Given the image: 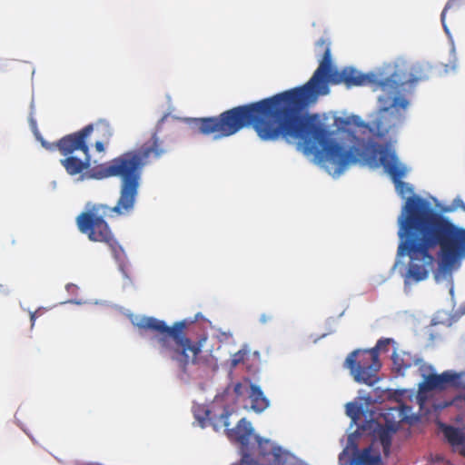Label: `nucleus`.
<instances>
[{
	"mask_svg": "<svg viewBox=\"0 0 465 465\" xmlns=\"http://www.w3.org/2000/svg\"><path fill=\"white\" fill-rule=\"evenodd\" d=\"M440 428L447 441L452 447H465V432L451 425L440 424Z\"/></svg>",
	"mask_w": 465,
	"mask_h": 465,
	"instance_id": "obj_14",
	"label": "nucleus"
},
{
	"mask_svg": "<svg viewBox=\"0 0 465 465\" xmlns=\"http://www.w3.org/2000/svg\"><path fill=\"white\" fill-rule=\"evenodd\" d=\"M272 320V316L270 314H262L260 317V322L263 324L271 322Z\"/></svg>",
	"mask_w": 465,
	"mask_h": 465,
	"instance_id": "obj_27",
	"label": "nucleus"
},
{
	"mask_svg": "<svg viewBox=\"0 0 465 465\" xmlns=\"http://www.w3.org/2000/svg\"><path fill=\"white\" fill-rule=\"evenodd\" d=\"M394 371L401 375H403L405 371L410 369L413 364H418L420 360L414 359L412 355L405 351H394L391 355Z\"/></svg>",
	"mask_w": 465,
	"mask_h": 465,
	"instance_id": "obj_11",
	"label": "nucleus"
},
{
	"mask_svg": "<svg viewBox=\"0 0 465 465\" xmlns=\"http://www.w3.org/2000/svg\"><path fill=\"white\" fill-rule=\"evenodd\" d=\"M344 367L350 370L355 381L371 386L379 380L377 373L381 364L374 351L355 350L345 359Z\"/></svg>",
	"mask_w": 465,
	"mask_h": 465,
	"instance_id": "obj_6",
	"label": "nucleus"
},
{
	"mask_svg": "<svg viewBox=\"0 0 465 465\" xmlns=\"http://www.w3.org/2000/svg\"><path fill=\"white\" fill-rule=\"evenodd\" d=\"M446 387H452L456 389L465 388V382L462 380L463 373L456 372L453 371H443Z\"/></svg>",
	"mask_w": 465,
	"mask_h": 465,
	"instance_id": "obj_16",
	"label": "nucleus"
},
{
	"mask_svg": "<svg viewBox=\"0 0 465 465\" xmlns=\"http://www.w3.org/2000/svg\"><path fill=\"white\" fill-rule=\"evenodd\" d=\"M229 416H230V413L228 411L223 412L220 416L223 425L225 428H228V426H229Z\"/></svg>",
	"mask_w": 465,
	"mask_h": 465,
	"instance_id": "obj_25",
	"label": "nucleus"
},
{
	"mask_svg": "<svg viewBox=\"0 0 465 465\" xmlns=\"http://www.w3.org/2000/svg\"><path fill=\"white\" fill-rule=\"evenodd\" d=\"M226 431L231 440L242 445V451H252L255 448H249L250 440L253 436V429L251 422L247 421L244 418L238 421L235 428L226 429Z\"/></svg>",
	"mask_w": 465,
	"mask_h": 465,
	"instance_id": "obj_8",
	"label": "nucleus"
},
{
	"mask_svg": "<svg viewBox=\"0 0 465 465\" xmlns=\"http://www.w3.org/2000/svg\"><path fill=\"white\" fill-rule=\"evenodd\" d=\"M460 10V5L458 2H448L445 5L442 13H441V23L445 28H446V19L447 16L450 17V19L453 20L458 17L459 12Z\"/></svg>",
	"mask_w": 465,
	"mask_h": 465,
	"instance_id": "obj_17",
	"label": "nucleus"
},
{
	"mask_svg": "<svg viewBox=\"0 0 465 465\" xmlns=\"http://www.w3.org/2000/svg\"><path fill=\"white\" fill-rule=\"evenodd\" d=\"M380 463V454L374 452L370 446L362 450L355 449L351 454L349 465H379Z\"/></svg>",
	"mask_w": 465,
	"mask_h": 465,
	"instance_id": "obj_9",
	"label": "nucleus"
},
{
	"mask_svg": "<svg viewBox=\"0 0 465 465\" xmlns=\"http://www.w3.org/2000/svg\"><path fill=\"white\" fill-rule=\"evenodd\" d=\"M390 417L384 418L385 425L377 430V436L382 446L384 454L390 451L393 434L398 430L399 424L395 420H390Z\"/></svg>",
	"mask_w": 465,
	"mask_h": 465,
	"instance_id": "obj_10",
	"label": "nucleus"
},
{
	"mask_svg": "<svg viewBox=\"0 0 465 465\" xmlns=\"http://www.w3.org/2000/svg\"><path fill=\"white\" fill-rule=\"evenodd\" d=\"M462 402L465 403V391L456 396L450 402L446 403L444 406L454 405L456 407H460Z\"/></svg>",
	"mask_w": 465,
	"mask_h": 465,
	"instance_id": "obj_22",
	"label": "nucleus"
},
{
	"mask_svg": "<svg viewBox=\"0 0 465 465\" xmlns=\"http://www.w3.org/2000/svg\"><path fill=\"white\" fill-rule=\"evenodd\" d=\"M453 205L455 207H461L462 209L465 210V204H464L463 201L460 199H455L453 202Z\"/></svg>",
	"mask_w": 465,
	"mask_h": 465,
	"instance_id": "obj_28",
	"label": "nucleus"
},
{
	"mask_svg": "<svg viewBox=\"0 0 465 465\" xmlns=\"http://www.w3.org/2000/svg\"><path fill=\"white\" fill-rule=\"evenodd\" d=\"M93 132L95 131L98 137L105 142H108L113 135V129L110 124L105 120H99L95 124H91Z\"/></svg>",
	"mask_w": 465,
	"mask_h": 465,
	"instance_id": "obj_15",
	"label": "nucleus"
},
{
	"mask_svg": "<svg viewBox=\"0 0 465 465\" xmlns=\"http://www.w3.org/2000/svg\"><path fill=\"white\" fill-rule=\"evenodd\" d=\"M398 255L411 259L405 282H420L429 276L434 257L430 250L440 247L442 261L449 262L465 252V230L433 210L429 203L417 195L408 196L399 217Z\"/></svg>",
	"mask_w": 465,
	"mask_h": 465,
	"instance_id": "obj_3",
	"label": "nucleus"
},
{
	"mask_svg": "<svg viewBox=\"0 0 465 465\" xmlns=\"http://www.w3.org/2000/svg\"><path fill=\"white\" fill-rule=\"evenodd\" d=\"M395 341H393V339H391V338H381L380 339L375 347L370 349L371 351H374L375 354L377 355V357H379V352L380 351H389V346L392 343H394Z\"/></svg>",
	"mask_w": 465,
	"mask_h": 465,
	"instance_id": "obj_18",
	"label": "nucleus"
},
{
	"mask_svg": "<svg viewBox=\"0 0 465 465\" xmlns=\"http://www.w3.org/2000/svg\"><path fill=\"white\" fill-rule=\"evenodd\" d=\"M139 330L151 331L159 334L160 353L175 361L183 373L187 372L190 363L196 364L202 352L203 341L193 342L185 333L184 321L168 326L165 322L154 317H143L136 322Z\"/></svg>",
	"mask_w": 465,
	"mask_h": 465,
	"instance_id": "obj_4",
	"label": "nucleus"
},
{
	"mask_svg": "<svg viewBox=\"0 0 465 465\" xmlns=\"http://www.w3.org/2000/svg\"><path fill=\"white\" fill-rule=\"evenodd\" d=\"M334 123L339 129H345L347 126L351 124V121L349 118L342 117H336Z\"/></svg>",
	"mask_w": 465,
	"mask_h": 465,
	"instance_id": "obj_20",
	"label": "nucleus"
},
{
	"mask_svg": "<svg viewBox=\"0 0 465 465\" xmlns=\"http://www.w3.org/2000/svg\"><path fill=\"white\" fill-rule=\"evenodd\" d=\"M453 209L450 207H446L443 209V212H451Z\"/></svg>",
	"mask_w": 465,
	"mask_h": 465,
	"instance_id": "obj_31",
	"label": "nucleus"
},
{
	"mask_svg": "<svg viewBox=\"0 0 465 465\" xmlns=\"http://www.w3.org/2000/svg\"><path fill=\"white\" fill-rule=\"evenodd\" d=\"M383 417H397L395 421L398 424L401 422L412 423L414 420H417V417L412 412V408L403 403H401L398 407L388 409L384 412Z\"/></svg>",
	"mask_w": 465,
	"mask_h": 465,
	"instance_id": "obj_12",
	"label": "nucleus"
},
{
	"mask_svg": "<svg viewBox=\"0 0 465 465\" xmlns=\"http://www.w3.org/2000/svg\"><path fill=\"white\" fill-rule=\"evenodd\" d=\"M248 395L251 400V409L254 411L262 412L269 406V401L259 386L250 383Z\"/></svg>",
	"mask_w": 465,
	"mask_h": 465,
	"instance_id": "obj_13",
	"label": "nucleus"
},
{
	"mask_svg": "<svg viewBox=\"0 0 465 465\" xmlns=\"http://www.w3.org/2000/svg\"><path fill=\"white\" fill-rule=\"evenodd\" d=\"M345 454V451H343L341 455H340V460L341 461L342 459H343V455Z\"/></svg>",
	"mask_w": 465,
	"mask_h": 465,
	"instance_id": "obj_32",
	"label": "nucleus"
},
{
	"mask_svg": "<svg viewBox=\"0 0 465 465\" xmlns=\"http://www.w3.org/2000/svg\"><path fill=\"white\" fill-rule=\"evenodd\" d=\"M316 46L323 52L322 58L304 85L224 111L223 138L252 126L262 141L280 138L297 141L305 153L315 154L333 176H339L349 165L357 163L374 167L381 165L391 176L398 194L406 198L413 190L401 181L407 169L399 164L394 152L355 135L351 146L346 148L333 139L334 132L318 114H304L302 111L318 95L328 94V83L344 84L348 88L371 85L373 90L383 92L379 97L381 108L371 123L361 122L358 126L367 129L372 137L381 139L404 122L409 102L401 94L406 84L412 83L410 74L398 66L390 73L361 74L351 67L338 71L332 68L330 43L321 38Z\"/></svg>",
	"mask_w": 465,
	"mask_h": 465,
	"instance_id": "obj_1",
	"label": "nucleus"
},
{
	"mask_svg": "<svg viewBox=\"0 0 465 465\" xmlns=\"http://www.w3.org/2000/svg\"><path fill=\"white\" fill-rule=\"evenodd\" d=\"M210 414H211V411H208V410L204 411V416L203 417H201L200 415L195 414V417L201 422L202 427L205 426L206 420L210 419Z\"/></svg>",
	"mask_w": 465,
	"mask_h": 465,
	"instance_id": "obj_24",
	"label": "nucleus"
},
{
	"mask_svg": "<svg viewBox=\"0 0 465 465\" xmlns=\"http://www.w3.org/2000/svg\"><path fill=\"white\" fill-rule=\"evenodd\" d=\"M246 352L244 351H239L233 354L232 364L235 366L244 360Z\"/></svg>",
	"mask_w": 465,
	"mask_h": 465,
	"instance_id": "obj_23",
	"label": "nucleus"
},
{
	"mask_svg": "<svg viewBox=\"0 0 465 465\" xmlns=\"http://www.w3.org/2000/svg\"><path fill=\"white\" fill-rule=\"evenodd\" d=\"M104 143H106L105 141H103V140H100V141H97L94 144L95 146V149L102 153L104 151Z\"/></svg>",
	"mask_w": 465,
	"mask_h": 465,
	"instance_id": "obj_26",
	"label": "nucleus"
},
{
	"mask_svg": "<svg viewBox=\"0 0 465 465\" xmlns=\"http://www.w3.org/2000/svg\"><path fill=\"white\" fill-rule=\"evenodd\" d=\"M92 133L93 126L86 125L77 132L64 135L56 143H48L44 139L40 141L46 150L53 152L57 149L65 156L60 163L69 175L82 174V179H89L86 175L92 168L87 138Z\"/></svg>",
	"mask_w": 465,
	"mask_h": 465,
	"instance_id": "obj_5",
	"label": "nucleus"
},
{
	"mask_svg": "<svg viewBox=\"0 0 465 465\" xmlns=\"http://www.w3.org/2000/svg\"><path fill=\"white\" fill-rule=\"evenodd\" d=\"M361 413V408L355 402H349L346 404V414L352 420H356Z\"/></svg>",
	"mask_w": 465,
	"mask_h": 465,
	"instance_id": "obj_19",
	"label": "nucleus"
},
{
	"mask_svg": "<svg viewBox=\"0 0 465 465\" xmlns=\"http://www.w3.org/2000/svg\"><path fill=\"white\" fill-rule=\"evenodd\" d=\"M445 376L440 374H429L424 381L420 383L417 394V401L420 408L425 404L429 398V392L432 391H444L447 389L445 384Z\"/></svg>",
	"mask_w": 465,
	"mask_h": 465,
	"instance_id": "obj_7",
	"label": "nucleus"
},
{
	"mask_svg": "<svg viewBox=\"0 0 465 465\" xmlns=\"http://www.w3.org/2000/svg\"><path fill=\"white\" fill-rule=\"evenodd\" d=\"M30 318H31L32 325H34L35 320V314L32 313Z\"/></svg>",
	"mask_w": 465,
	"mask_h": 465,
	"instance_id": "obj_29",
	"label": "nucleus"
},
{
	"mask_svg": "<svg viewBox=\"0 0 465 465\" xmlns=\"http://www.w3.org/2000/svg\"><path fill=\"white\" fill-rule=\"evenodd\" d=\"M168 149L156 133L139 148L129 150L112 160L94 166L88 178L103 180L110 177L120 179V195L114 207L103 203L94 204L75 219L79 232L94 242L106 244L115 258L124 252L105 218H114L131 213L138 196L143 168L163 157Z\"/></svg>",
	"mask_w": 465,
	"mask_h": 465,
	"instance_id": "obj_2",
	"label": "nucleus"
},
{
	"mask_svg": "<svg viewBox=\"0 0 465 465\" xmlns=\"http://www.w3.org/2000/svg\"><path fill=\"white\" fill-rule=\"evenodd\" d=\"M460 453L465 457V447H462V449L460 450Z\"/></svg>",
	"mask_w": 465,
	"mask_h": 465,
	"instance_id": "obj_30",
	"label": "nucleus"
},
{
	"mask_svg": "<svg viewBox=\"0 0 465 465\" xmlns=\"http://www.w3.org/2000/svg\"><path fill=\"white\" fill-rule=\"evenodd\" d=\"M234 393L240 397L242 396L245 392L248 393L249 391V385L245 386L240 382L236 383L233 388Z\"/></svg>",
	"mask_w": 465,
	"mask_h": 465,
	"instance_id": "obj_21",
	"label": "nucleus"
}]
</instances>
